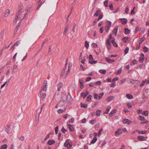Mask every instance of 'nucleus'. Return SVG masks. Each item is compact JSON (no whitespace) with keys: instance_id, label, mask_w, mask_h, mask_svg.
<instances>
[{"instance_id":"8fccbe9b","label":"nucleus","mask_w":149,"mask_h":149,"mask_svg":"<svg viewBox=\"0 0 149 149\" xmlns=\"http://www.w3.org/2000/svg\"><path fill=\"white\" fill-rule=\"evenodd\" d=\"M104 95V93L103 92L101 93L98 96V99L99 100Z\"/></svg>"},{"instance_id":"1a4fd4ad","label":"nucleus","mask_w":149,"mask_h":149,"mask_svg":"<svg viewBox=\"0 0 149 149\" xmlns=\"http://www.w3.org/2000/svg\"><path fill=\"white\" fill-rule=\"evenodd\" d=\"M130 82L134 85H136L139 83V81L137 80H131Z\"/></svg>"},{"instance_id":"7ed1b4c3","label":"nucleus","mask_w":149,"mask_h":149,"mask_svg":"<svg viewBox=\"0 0 149 149\" xmlns=\"http://www.w3.org/2000/svg\"><path fill=\"white\" fill-rule=\"evenodd\" d=\"M69 141L70 140L69 139L66 140L64 144V146L68 149L70 148L72 146L71 142Z\"/></svg>"},{"instance_id":"20e7f679","label":"nucleus","mask_w":149,"mask_h":149,"mask_svg":"<svg viewBox=\"0 0 149 149\" xmlns=\"http://www.w3.org/2000/svg\"><path fill=\"white\" fill-rule=\"evenodd\" d=\"M40 92L39 93V95L40 96L41 99L42 100H44V99L46 97V94L45 93H43L42 94H41V92L42 91V90L40 91Z\"/></svg>"},{"instance_id":"b1692460","label":"nucleus","mask_w":149,"mask_h":149,"mask_svg":"<svg viewBox=\"0 0 149 149\" xmlns=\"http://www.w3.org/2000/svg\"><path fill=\"white\" fill-rule=\"evenodd\" d=\"M63 84L62 83H60L57 86L58 91H59L60 90V88L62 86Z\"/></svg>"},{"instance_id":"6e6d98bb","label":"nucleus","mask_w":149,"mask_h":149,"mask_svg":"<svg viewBox=\"0 0 149 149\" xmlns=\"http://www.w3.org/2000/svg\"><path fill=\"white\" fill-rule=\"evenodd\" d=\"M76 26V24L75 23H74L73 26V27L72 29V31L73 33H74L75 32V26Z\"/></svg>"},{"instance_id":"603ef678","label":"nucleus","mask_w":149,"mask_h":149,"mask_svg":"<svg viewBox=\"0 0 149 149\" xmlns=\"http://www.w3.org/2000/svg\"><path fill=\"white\" fill-rule=\"evenodd\" d=\"M100 33H102L104 31V27L103 26H102L100 29Z\"/></svg>"},{"instance_id":"58836bf2","label":"nucleus","mask_w":149,"mask_h":149,"mask_svg":"<svg viewBox=\"0 0 149 149\" xmlns=\"http://www.w3.org/2000/svg\"><path fill=\"white\" fill-rule=\"evenodd\" d=\"M111 107H107V110L105 111L104 112V113L105 114H108V113L109 112V111Z\"/></svg>"},{"instance_id":"338daca9","label":"nucleus","mask_w":149,"mask_h":149,"mask_svg":"<svg viewBox=\"0 0 149 149\" xmlns=\"http://www.w3.org/2000/svg\"><path fill=\"white\" fill-rule=\"evenodd\" d=\"M139 119L141 120H144V117L143 116H140L139 118Z\"/></svg>"},{"instance_id":"3c124183","label":"nucleus","mask_w":149,"mask_h":149,"mask_svg":"<svg viewBox=\"0 0 149 149\" xmlns=\"http://www.w3.org/2000/svg\"><path fill=\"white\" fill-rule=\"evenodd\" d=\"M95 121V119H93L92 120H91L90 122V123L92 124L93 125L94 124V122Z\"/></svg>"},{"instance_id":"774afa93","label":"nucleus","mask_w":149,"mask_h":149,"mask_svg":"<svg viewBox=\"0 0 149 149\" xmlns=\"http://www.w3.org/2000/svg\"><path fill=\"white\" fill-rule=\"evenodd\" d=\"M143 49L144 50V51L145 52H147L148 50V48L146 46L144 47Z\"/></svg>"},{"instance_id":"bf43d9fd","label":"nucleus","mask_w":149,"mask_h":149,"mask_svg":"<svg viewBox=\"0 0 149 149\" xmlns=\"http://www.w3.org/2000/svg\"><path fill=\"white\" fill-rule=\"evenodd\" d=\"M129 11V7L128 6H127L126 7V9L125 10V12L127 14H128V12Z\"/></svg>"},{"instance_id":"423d86ee","label":"nucleus","mask_w":149,"mask_h":149,"mask_svg":"<svg viewBox=\"0 0 149 149\" xmlns=\"http://www.w3.org/2000/svg\"><path fill=\"white\" fill-rule=\"evenodd\" d=\"M122 121L123 123L127 124L128 125H129L132 123V121L128 119H124Z\"/></svg>"},{"instance_id":"de8ad7c7","label":"nucleus","mask_w":149,"mask_h":149,"mask_svg":"<svg viewBox=\"0 0 149 149\" xmlns=\"http://www.w3.org/2000/svg\"><path fill=\"white\" fill-rule=\"evenodd\" d=\"M85 46L87 49H88L89 46V43L87 41L85 42Z\"/></svg>"},{"instance_id":"4be33fe9","label":"nucleus","mask_w":149,"mask_h":149,"mask_svg":"<svg viewBox=\"0 0 149 149\" xmlns=\"http://www.w3.org/2000/svg\"><path fill=\"white\" fill-rule=\"evenodd\" d=\"M111 42L113 46L115 47H117L118 45L117 43L115 41V39H114L111 41Z\"/></svg>"},{"instance_id":"e433bc0d","label":"nucleus","mask_w":149,"mask_h":149,"mask_svg":"<svg viewBox=\"0 0 149 149\" xmlns=\"http://www.w3.org/2000/svg\"><path fill=\"white\" fill-rule=\"evenodd\" d=\"M148 114V111H145L142 113V114L145 116H147Z\"/></svg>"},{"instance_id":"864d4df0","label":"nucleus","mask_w":149,"mask_h":149,"mask_svg":"<svg viewBox=\"0 0 149 149\" xmlns=\"http://www.w3.org/2000/svg\"><path fill=\"white\" fill-rule=\"evenodd\" d=\"M103 17V14H101L100 15L99 17L97 19V21H99L100 19H102Z\"/></svg>"},{"instance_id":"c756f323","label":"nucleus","mask_w":149,"mask_h":149,"mask_svg":"<svg viewBox=\"0 0 149 149\" xmlns=\"http://www.w3.org/2000/svg\"><path fill=\"white\" fill-rule=\"evenodd\" d=\"M135 131L138 132L139 134H145L146 133V131H139V130H136Z\"/></svg>"},{"instance_id":"c03bdc74","label":"nucleus","mask_w":149,"mask_h":149,"mask_svg":"<svg viewBox=\"0 0 149 149\" xmlns=\"http://www.w3.org/2000/svg\"><path fill=\"white\" fill-rule=\"evenodd\" d=\"M94 98L96 100H97L98 99V94L97 93H94Z\"/></svg>"},{"instance_id":"f03ea898","label":"nucleus","mask_w":149,"mask_h":149,"mask_svg":"<svg viewBox=\"0 0 149 149\" xmlns=\"http://www.w3.org/2000/svg\"><path fill=\"white\" fill-rule=\"evenodd\" d=\"M66 100V96L65 95H64L61 98V100L58 103L59 104V107H61L64 106L65 104Z\"/></svg>"},{"instance_id":"09e8293b","label":"nucleus","mask_w":149,"mask_h":149,"mask_svg":"<svg viewBox=\"0 0 149 149\" xmlns=\"http://www.w3.org/2000/svg\"><path fill=\"white\" fill-rule=\"evenodd\" d=\"M121 71H122V70H121V69H119L117 71V72H116L115 73L116 74V75H117V74H120L121 73Z\"/></svg>"},{"instance_id":"ddd939ff","label":"nucleus","mask_w":149,"mask_h":149,"mask_svg":"<svg viewBox=\"0 0 149 149\" xmlns=\"http://www.w3.org/2000/svg\"><path fill=\"white\" fill-rule=\"evenodd\" d=\"M137 139L140 141H143L145 140V137L144 136H138L137 138Z\"/></svg>"},{"instance_id":"2f4dec72","label":"nucleus","mask_w":149,"mask_h":149,"mask_svg":"<svg viewBox=\"0 0 149 149\" xmlns=\"http://www.w3.org/2000/svg\"><path fill=\"white\" fill-rule=\"evenodd\" d=\"M99 72L101 74H105L106 72V71L105 70H99Z\"/></svg>"},{"instance_id":"2eb2a0df","label":"nucleus","mask_w":149,"mask_h":149,"mask_svg":"<svg viewBox=\"0 0 149 149\" xmlns=\"http://www.w3.org/2000/svg\"><path fill=\"white\" fill-rule=\"evenodd\" d=\"M55 141L54 140H48L47 142L48 145H51L54 144L55 143Z\"/></svg>"},{"instance_id":"7c9ffc66","label":"nucleus","mask_w":149,"mask_h":149,"mask_svg":"<svg viewBox=\"0 0 149 149\" xmlns=\"http://www.w3.org/2000/svg\"><path fill=\"white\" fill-rule=\"evenodd\" d=\"M144 60V57H140L139 60V61L141 63H143Z\"/></svg>"},{"instance_id":"5701e85b","label":"nucleus","mask_w":149,"mask_h":149,"mask_svg":"<svg viewBox=\"0 0 149 149\" xmlns=\"http://www.w3.org/2000/svg\"><path fill=\"white\" fill-rule=\"evenodd\" d=\"M126 97L129 99H131L133 98V97L132 95L128 94L126 95Z\"/></svg>"},{"instance_id":"f8f14e48","label":"nucleus","mask_w":149,"mask_h":149,"mask_svg":"<svg viewBox=\"0 0 149 149\" xmlns=\"http://www.w3.org/2000/svg\"><path fill=\"white\" fill-rule=\"evenodd\" d=\"M116 109H114L111 111L110 113L109 114V115L110 117H112L114 116L115 114L116 113Z\"/></svg>"},{"instance_id":"6e6552de","label":"nucleus","mask_w":149,"mask_h":149,"mask_svg":"<svg viewBox=\"0 0 149 149\" xmlns=\"http://www.w3.org/2000/svg\"><path fill=\"white\" fill-rule=\"evenodd\" d=\"M123 132V130L121 129H119L118 130L116 131L115 133V135L116 136H117L118 135L120 134Z\"/></svg>"},{"instance_id":"e2e57ef3","label":"nucleus","mask_w":149,"mask_h":149,"mask_svg":"<svg viewBox=\"0 0 149 149\" xmlns=\"http://www.w3.org/2000/svg\"><path fill=\"white\" fill-rule=\"evenodd\" d=\"M57 112L58 113H63V111L62 109H59L58 110Z\"/></svg>"},{"instance_id":"4c0bfd02","label":"nucleus","mask_w":149,"mask_h":149,"mask_svg":"<svg viewBox=\"0 0 149 149\" xmlns=\"http://www.w3.org/2000/svg\"><path fill=\"white\" fill-rule=\"evenodd\" d=\"M17 66L16 65H13L12 71L14 72L17 69Z\"/></svg>"},{"instance_id":"a878e982","label":"nucleus","mask_w":149,"mask_h":149,"mask_svg":"<svg viewBox=\"0 0 149 149\" xmlns=\"http://www.w3.org/2000/svg\"><path fill=\"white\" fill-rule=\"evenodd\" d=\"M92 96L91 95H88L87 98V101L89 102L91 101Z\"/></svg>"},{"instance_id":"79ce46f5","label":"nucleus","mask_w":149,"mask_h":149,"mask_svg":"<svg viewBox=\"0 0 149 149\" xmlns=\"http://www.w3.org/2000/svg\"><path fill=\"white\" fill-rule=\"evenodd\" d=\"M110 28V26H107L105 27V31L106 32L108 31L109 30V28Z\"/></svg>"},{"instance_id":"c85d7f7f","label":"nucleus","mask_w":149,"mask_h":149,"mask_svg":"<svg viewBox=\"0 0 149 149\" xmlns=\"http://www.w3.org/2000/svg\"><path fill=\"white\" fill-rule=\"evenodd\" d=\"M81 96L84 99L86 97L87 95L85 93L82 92L81 93Z\"/></svg>"},{"instance_id":"72a5a7b5","label":"nucleus","mask_w":149,"mask_h":149,"mask_svg":"<svg viewBox=\"0 0 149 149\" xmlns=\"http://www.w3.org/2000/svg\"><path fill=\"white\" fill-rule=\"evenodd\" d=\"M109 2V0H106L104 3V5L105 7H108V3Z\"/></svg>"},{"instance_id":"69168bd1","label":"nucleus","mask_w":149,"mask_h":149,"mask_svg":"<svg viewBox=\"0 0 149 149\" xmlns=\"http://www.w3.org/2000/svg\"><path fill=\"white\" fill-rule=\"evenodd\" d=\"M89 61H91L93 60V58L92 55L90 54L89 55Z\"/></svg>"},{"instance_id":"39448f33","label":"nucleus","mask_w":149,"mask_h":149,"mask_svg":"<svg viewBox=\"0 0 149 149\" xmlns=\"http://www.w3.org/2000/svg\"><path fill=\"white\" fill-rule=\"evenodd\" d=\"M106 44L108 49L110 50L111 48V44L110 42V41L109 39H108L107 40Z\"/></svg>"},{"instance_id":"052dcab7","label":"nucleus","mask_w":149,"mask_h":149,"mask_svg":"<svg viewBox=\"0 0 149 149\" xmlns=\"http://www.w3.org/2000/svg\"><path fill=\"white\" fill-rule=\"evenodd\" d=\"M127 106L128 108H131L132 107V104L130 103H127Z\"/></svg>"},{"instance_id":"a211bd4d","label":"nucleus","mask_w":149,"mask_h":149,"mask_svg":"<svg viewBox=\"0 0 149 149\" xmlns=\"http://www.w3.org/2000/svg\"><path fill=\"white\" fill-rule=\"evenodd\" d=\"M4 30H2L0 33V37L2 39L3 38V36L4 35Z\"/></svg>"},{"instance_id":"9d476101","label":"nucleus","mask_w":149,"mask_h":149,"mask_svg":"<svg viewBox=\"0 0 149 149\" xmlns=\"http://www.w3.org/2000/svg\"><path fill=\"white\" fill-rule=\"evenodd\" d=\"M118 29V27L117 26H115L113 29L112 31V34H115V36H116L117 33V30Z\"/></svg>"},{"instance_id":"f3484780","label":"nucleus","mask_w":149,"mask_h":149,"mask_svg":"<svg viewBox=\"0 0 149 149\" xmlns=\"http://www.w3.org/2000/svg\"><path fill=\"white\" fill-rule=\"evenodd\" d=\"M10 13V10L9 9L6 10L5 12L4 16L5 17H8Z\"/></svg>"},{"instance_id":"37998d69","label":"nucleus","mask_w":149,"mask_h":149,"mask_svg":"<svg viewBox=\"0 0 149 149\" xmlns=\"http://www.w3.org/2000/svg\"><path fill=\"white\" fill-rule=\"evenodd\" d=\"M101 112V111L100 110H97L96 111V115L97 116H99L100 115V113Z\"/></svg>"},{"instance_id":"9b49d317","label":"nucleus","mask_w":149,"mask_h":149,"mask_svg":"<svg viewBox=\"0 0 149 149\" xmlns=\"http://www.w3.org/2000/svg\"><path fill=\"white\" fill-rule=\"evenodd\" d=\"M6 131L8 134L10 133L11 132V129L10 127V125H8L6 128Z\"/></svg>"},{"instance_id":"680f3d73","label":"nucleus","mask_w":149,"mask_h":149,"mask_svg":"<svg viewBox=\"0 0 149 149\" xmlns=\"http://www.w3.org/2000/svg\"><path fill=\"white\" fill-rule=\"evenodd\" d=\"M61 131L63 133H65V132H66L67 131V130L66 129H65L64 128V127H63L61 129Z\"/></svg>"},{"instance_id":"dca6fc26","label":"nucleus","mask_w":149,"mask_h":149,"mask_svg":"<svg viewBox=\"0 0 149 149\" xmlns=\"http://www.w3.org/2000/svg\"><path fill=\"white\" fill-rule=\"evenodd\" d=\"M145 40V38L143 37L142 38H139L138 40V42H139V46H140V45L141 43L143 42Z\"/></svg>"},{"instance_id":"0eeeda50","label":"nucleus","mask_w":149,"mask_h":149,"mask_svg":"<svg viewBox=\"0 0 149 149\" xmlns=\"http://www.w3.org/2000/svg\"><path fill=\"white\" fill-rule=\"evenodd\" d=\"M105 59L106 61L109 63H112L114 62L115 61V60H112L109 58V57H105Z\"/></svg>"},{"instance_id":"0e129e2a","label":"nucleus","mask_w":149,"mask_h":149,"mask_svg":"<svg viewBox=\"0 0 149 149\" xmlns=\"http://www.w3.org/2000/svg\"><path fill=\"white\" fill-rule=\"evenodd\" d=\"M74 118H72L69 121V123H74Z\"/></svg>"},{"instance_id":"473e14b6","label":"nucleus","mask_w":149,"mask_h":149,"mask_svg":"<svg viewBox=\"0 0 149 149\" xmlns=\"http://www.w3.org/2000/svg\"><path fill=\"white\" fill-rule=\"evenodd\" d=\"M138 62V61L136 60H134V61H132L130 63L131 65H134L135 64H136Z\"/></svg>"},{"instance_id":"bb28decb","label":"nucleus","mask_w":149,"mask_h":149,"mask_svg":"<svg viewBox=\"0 0 149 149\" xmlns=\"http://www.w3.org/2000/svg\"><path fill=\"white\" fill-rule=\"evenodd\" d=\"M125 33L126 34H129L130 32V30L128 29H127L125 28L124 29Z\"/></svg>"},{"instance_id":"a18cd8bd","label":"nucleus","mask_w":149,"mask_h":149,"mask_svg":"<svg viewBox=\"0 0 149 149\" xmlns=\"http://www.w3.org/2000/svg\"><path fill=\"white\" fill-rule=\"evenodd\" d=\"M18 139L21 141H23L24 139V136H22L21 137H18Z\"/></svg>"},{"instance_id":"f704fd0d","label":"nucleus","mask_w":149,"mask_h":149,"mask_svg":"<svg viewBox=\"0 0 149 149\" xmlns=\"http://www.w3.org/2000/svg\"><path fill=\"white\" fill-rule=\"evenodd\" d=\"M45 1L44 0H42L40 1V4H39L38 6V9L41 6V5L44 3Z\"/></svg>"},{"instance_id":"ea45409f","label":"nucleus","mask_w":149,"mask_h":149,"mask_svg":"<svg viewBox=\"0 0 149 149\" xmlns=\"http://www.w3.org/2000/svg\"><path fill=\"white\" fill-rule=\"evenodd\" d=\"M129 38L127 37H125L123 38L122 39L124 42H127V40H128Z\"/></svg>"},{"instance_id":"6ab92c4d","label":"nucleus","mask_w":149,"mask_h":149,"mask_svg":"<svg viewBox=\"0 0 149 149\" xmlns=\"http://www.w3.org/2000/svg\"><path fill=\"white\" fill-rule=\"evenodd\" d=\"M68 127L69 128L70 131H73L74 130V128L70 124H68Z\"/></svg>"},{"instance_id":"a19ab883","label":"nucleus","mask_w":149,"mask_h":149,"mask_svg":"<svg viewBox=\"0 0 149 149\" xmlns=\"http://www.w3.org/2000/svg\"><path fill=\"white\" fill-rule=\"evenodd\" d=\"M65 68L63 69V71L61 72V74H60L61 77H62L63 76V75L64 74L65 72Z\"/></svg>"},{"instance_id":"aec40b11","label":"nucleus","mask_w":149,"mask_h":149,"mask_svg":"<svg viewBox=\"0 0 149 149\" xmlns=\"http://www.w3.org/2000/svg\"><path fill=\"white\" fill-rule=\"evenodd\" d=\"M122 20L121 21V22L123 24H125L127 23V20L125 18L121 19Z\"/></svg>"},{"instance_id":"c9c22d12","label":"nucleus","mask_w":149,"mask_h":149,"mask_svg":"<svg viewBox=\"0 0 149 149\" xmlns=\"http://www.w3.org/2000/svg\"><path fill=\"white\" fill-rule=\"evenodd\" d=\"M97 62V61L93 60L92 61H89V63L91 64H95Z\"/></svg>"},{"instance_id":"13d9d810","label":"nucleus","mask_w":149,"mask_h":149,"mask_svg":"<svg viewBox=\"0 0 149 149\" xmlns=\"http://www.w3.org/2000/svg\"><path fill=\"white\" fill-rule=\"evenodd\" d=\"M109 7L110 9L112 10H113V5L112 3H111L109 5Z\"/></svg>"},{"instance_id":"49530a36","label":"nucleus","mask_w":149,"mask_h":149,"mask_svg":"<svg viewBox=\"0 0 149 149\" xmlns=\"http://www.w3.org/2000/svg\"><path fill=\"white\" fill-rule=\"evenodd\" d=\"M58 126H57L55 128V132L56 134H57L58 133Z\"/></svg>"},{"instance_id":"412c9836","label":"nucleus","mask_w":149,"mask_h":149,"mask_svg":"<svg viewBox=\"0 0 149 149\" xmlns=\"http://www.w3.org/2000/svg\"><path fill=\"white\" fill-rule=\"evenodd\" d=\"M101 12L99 10H97L94 14V16H98L101 13Z\"/></svg>"},{"instance_id":"4d7b16f0","label":"nucleus","mask_w":149,"mask_h":149,"mask_svg":"<svg viewBox=\"0 0 149 149\" xmlns=\"http://www.w3.org/2000/svg\"><path fill=\"white\" fill-rule=\"evenodd\" d=\"M129 48L128 47H127L125 50V54H127L128 52Z\"/></svg>"},{"instance_id":"cd10ccee","label":"nucleus","mask_w":149,"mask_h":149,"mask_svg":"<svg viewBox=\"0 0 149 149\" xmlns=\"http://www.w3.org/2000/svg\"><path fill=\"white\" fill-rule=\"evenodd\" d=\"M97 140V138L96 137H95L91 141V143L92 144L95 143Z\"/></svg>"},{"instance_id":"4468645a","label":"nucleus","mask_w":149,"mask_h":149,"mask_svg":"<svg viewBox=\"0 0 149 149\" xmlns=\"http://www.w3.org/2000/svg\"><path fill=\"white\" fill-rule=\"evenodd\" d=\"M69 28V27L68 25L66 26L63 32V34L64 35H66L68 31V30Z\"/></svg>"},{"instance_id":"5fc2aeb1","label":"nucleus","mask_w":149,"mask_h":149,"mask_svg":"<svg viewBox=\"0 0 149 149\" xmlns=\"http://www.w3.org/2000/svg\"><path fill=\"white\" fill-rule=\"evenodd\" d=\"M146 79L145 80H143L142 81V83L140 84V86H143L145 84V83L146 82Z\"/></svg>"},{"instance_id":"f257e3e1","label":"nucleus","mask_w":149,"mask_h":149,"mask_svg":"<svg viewBox=\"0 0 149 149\" xmlns=\"http://www.w3.org/2000/svg\"><path fill=\"white\" fill-rule=\"evenodd\" d=\"M24 8L22 3H20L19 5L18 11L16 14V17L17 18H20L24 13Z\"/></svg>"},{"instance_id":"393cba45","label":"nucleus","mask_w":149,"mask_h":149,"mask_svg":"<svg viewBox=\"0 0 149 149\" xmlns=\"http://www.w3.org/2000/svg\"><path fill=\"white\" fill-rule=\"evenodd\" d=\"M7 145L6 144H4L2 145L0 148V149H7Z\"/></svg>"}]
</instances>
